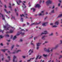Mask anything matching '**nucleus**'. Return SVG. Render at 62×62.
Returning a JSON list of instances; mask_svg holds the SVG:
<instances>
[{"instance_id":"obj_1","label":"nucleus","mask_w":62,"mask_h":62,"mask_svg":"<svg viewBox=\"0 0 62 62\" xmlns=\"http://www.w3.org/2000/svg\"><path fill=\"white\" fill-rule=\"evenodd\" d=\"M18 34H17L16 36H14V37L13 38V40H14L15 39H16L17 38L16 37V36H19L20 35V34H21L22 35H24V33H22V32H20L19 31L18 32Z\"/></svg>"},{"instance_id":"obj_2","label":"nucleus","mask_w":62,"mask_h":62,"mask_svg":"<svg viewBox=\"0 0 62 62\" xmlns=\"http://www.w3.org/2000/svg\"><path fill=\"white\" fill-rule=\"evenodd\" d=\"M3 27L4 28V29L5 30H9V28L10 27V26H9L8 25H7L6 26H4Z\"/></svg>"},{"instance_id":"obj_3","label":"nucleus","mask_w":62,"mask_h":62,"mask_svg":"<svg viewBox=\"0 0 62 62\" xmlns=\"http://www.w3.org/2000/svg\"><path fill=\"white\" fill-rule=\"evenodd\" d=\"M46 3L47 5V6H48V5H49V4H51L52 3V1L51 0H48L46 2Z\"/></svg>"},{"instance_id":"obj_4","label":"nucleus","mask_w":62,"mask_h":62,"mask_svg":"<svg viewBox=\"0 0 62 62\" xmlns=\"http://www.w3.org/2000/svg\"><path fill=\"white\" fill-rule=\"evenodd\" d=\"M16 57L15 55L14 56L13 59V62H17V59L16 58Z\"/></svg>"},{"instance_id":"obj_5","label":"nucleus","mask_w":62,"mask_h":62,"mask_svg":"<svg viewBox=\"0 0 62 62\" xmlns=\"http://www.w3.org/2000/svg\"><path fill=\"white\" fill-rule=\"evenodd\" d=\"M40 22H39V23H37V22H36V23H32L31 24V25H30V26H31V25H38V24H40Z\"/></svg>"},{"instance_id":"obj_6","label":"nucleus","mask_w":62,"mask_h":62,"mask_svg":"<svg viewBox=\"0 0 62 62\" xmlns=\"http://www.w3.org/2000/svg\"><path fill=\"white\" fill-rule=\"evenodd\" d=\"M44 33H42L41 34V36L43 34H48V32H47V31H45L44 32Z\"/></svg>"},{"instance_id":"obj_7","label":"nucleus","mask_w":62,"mask_h":62,"mask_svg":"<svg viewBox=\"0 0 62 62\" xmlns=\"http://www.w3.org/2000/svg\"><path fill=\"white\" fill-rule=\"evenodd\" d=\"M41 44V43H38L37 44V47L36 48V49L37 50H38V49H39V45L40 44Z\"/></svg>"},{"instance_id":"obj_8","label":"nucleus","mask_w":62,"mask_h":62,"mask_svg":"<svg viewBox=\"0 0 62 62\" xmlns=\"http://www.w3.org/2000/svg\"><path fill=\"white\" fill-rule=\"evenodd\" d=\"M40 7V6L38 4L36 5V6L35 7V8H39Z\"/></svg>"},{"instance_id":"obj_9","label":"nucleus","mask_w":62,"mask_h":62,"mask_svg":"<svg viewBox=\"0 0 62 62\" xmlns=\"http://www.w3.org/2000/svg\"><path fill=\"white\" fill-rule=\"evenodd\" d=\"M47 23H48V22H46L43 23L42 24V25H43V26H46V25H47Z\"/></svg>"},{"instance_id":"obj_10","label":"nucleus","mask_w":62,"mask_h":62,"mask_svg":"<svg viewBox=\"0 0 62 62\" xmlns=\"http://www.w3.org/2000/svg\"><path fill=\"white\" fill-rule=\"evenodd\" d=\"M0 15H1L2 16V17L3 18L2 19L5 21V16H3V15L1 13H0Z\"/></svg>"},{"instance_id":"obj_11","label":"nucleus","mask_w":62,"mask_h":62,"mask_svg":"<svg viewBox=\"0 0 62 62\" xmlns=\"http://www.w3.org/2000/svg\"><path fill=\"white\" fill-rule=\"evenodd\" d=\"M47 37V36H43L42 37V39H43V40H45V37Z\"/></svg>"},{"instance_id":"obj_12","label":"nucleus","mask_w":62,"mask_h":62,"mask_svg":"<svg viewBox=\"0 0 62 62\" xmlns=\"http://www.w3.org/2000/svg\"><path fill=\"white\" fill-rule=\"evenodd\" d=\"M4 10L5 11V12H6V13H8V14H9V13H10V11H9V12H8L6 10V9H4Z\"/></svg>"},{"instance_id":"obj_13","label":"nucleus","mask_w":62,"mask_h":62,"mask_svg":"<svg viewBox=\"0 0 62 62\" xmlns=\"http://www.w3.org/2000/svg\"><path fill=\"white\" fill-rule=\"evenodd\" d=\"M1 50L3 52H5V51L6 50H8V49H1Z\"/></svg>"},{"instance_id":"obj_14","label":"nucleus","mask_w":62,"mask_h":62,"mask_svg":"<svg viewBox=\"0 0 62 62\" xmlns=\"http://www.w3.org/2000/svg\"><path fill=\"white\" fill-rule=\"evenodd\" d=\"M59 23V22H58V21H56L55 23V24L56 25H58V24Z\"/></svg>"},{"instance_id":"obj_15","label":"nucleus","mask_w":62,"mask_h":62,"mask_svg":"<svg viewBox=\"0 0 62 62\" xmlns=\"http://www.w3.org/2000/svg\"><path fill=\"white\" fill-rule=\"evenodd\" d=\"M10 32V33H12L13 32V31L12 30H10V31H9Z\"/></svg>"},{"instance_id":"obj_16","label":"nucleus","mask_w":62,"mask_h":62,"mask_svg":"<svg viewBox=\"0 0 62 62\" xmlns=\"http://www.w3.org/2000/svg\"><path fill=\"white\" fill-rule=\"evenodd\" d=\"M31 10H32V9H33V11H35V10H36V9H34V8H31Z\"/></svg>"},{"instance_id":"obj_17","label":"nucleus","mask_w":62,"mask_h":62,"mask_svg":"<svg viewBox=\"0 0 62 62\" xmlns=\"http://www.w3.org/2000/svg\"><path fill=\"white\" fill-rule=\"evenodd\" d=\"M62 16V14H61L59 15L58 16L57 18H59V17H61Z\"/></svg>"},{"instance_id":"obj_18","label":"nucleus","mask_w":62,"mask_h":62,"mask_svg":"<svg viewBox=\"0 0 62 62\" xmlns=\"http://www.w3.org/2000/svg\"><path fill=\"white\" fill-rule=\"evenodd\" d=\"M46 52H47V53H49L50 52V50H49V49H48L46 51Z\"/></svg>"},{"instance_id":"obj_19","label":"nucleus","mask_w":62,"mask_h":62,"mask_svg":"<svg viewBox=\"0 0 62 62\" xmlns=\"http://www.w3.org/2000/svg\"><path fill=\"white\" fill-rule=\"evenodd\" d=\"M33 42V41H32L31 42V45H33V46H35V45H34V44H33V43H32V42Z\"/></svg>"},{"instance_id":"obj_20","label":"nucleus","mask_w":62,"mask_h":62,"mask_svg":"<svg viewBox=\"0 0 62 62\" xmlns=\"http://www.w3.org/2000/svg\"><path fill=\"white\" fill-rule=\"evenodd\" d=\"M39 55H38L36 56V60H37V59H38V58H39Z\"/></svg>"},{"instance_id":"obj_21","label":"nucleus","mask_w":62,"mask_h":62,"mask_svg":"<svg viewBox=\"0 0 62 62\" xmlns=\"http://www.w3.org/2000/svg\"><path fill=\"white\" fill-rule=\"evenodd\" d=\"M30 52H31V53H33V51L31 50V49H30V50L29 51V53Z\"/></svg>"},{"instance_id":"obj_22","label":"nucleus","mask_w":62,"mask_h":62,"mask_svg":"<svg viewBox=\"0 0 62 62\" xmlns=\"http://www.w3.org/2000/svg\"><path fill=\"white\" fill-rule=\"evenodd\" d=\"M20 16L21 17H22V16H23V17H25L24 16V15H23V14H22V15H20Z\"/></svg>"},{"instance_id":"obj_23","label":"nucleus","mask_w":62,"mask_h":62,"mask_svg":"<svg viewBox=\"0 0 62 62\" xmlns=\"http://www.w3.org/2000/svg\"><path fill=\"white\" fill-rule=\"evenodd\" d=\"M21 51L20 50H18L16 52V53H18V52H21Z\"/></svg>"},{"instance_id":"obj_24","label":"nucleus","mask_w":62,"mask_h":62,"mask_svg":"<svg viewBox=\"0 0 62 62\" xmlns=\"http://www.w3.org/2000/svg\"><path fill=\"white\" fill-rule=\"evenodd\" d=\"M43 56H44V57H46V56H47V55L46 54L45 55V54H43Z\"/></svg>"},{"instance_id":"obj_25","label":"nucleus","mask_w":62,"mask_h":62,"mask_svg":"<svg viewBox=\"0 0 62 62\" xmlns=\"http://www.w3.org/2000/svg\"><path fill=\"white\" fill-rule=\"evenodd\" d=\"M31 58L29 60H27V62H30V61H31Z\"/></svg>"},{"instance_id":"obj_26","label":"nucleus","mask_w":62,"mask_h":62,"mask_svg":"<svg viewBox=\"0 0 62 62\" xmlns=\"http://www.w3.org/2000/svg\"><path fill=\"white\" fill-rule=\"evenodd\" d=\"M57 27V26L55 25H54V26H53V27H52L53 28H54V27L55 28V27Z\"/></svg>"},{"instance_id":"obj_27","label":"nucleus","mask_w":62,"mask_h":62,"mask_svg":"<svg viewBox=\"0 0 62 62\" xmlns=\"http://www.w3.org/2000/svg\"><path fill=\"white\" fill-rule=\"evenodd\" d=\"M4 30H2L1 29H0V32H2V33H3V32H4Z\"/></svg>"},{"instance_id":"obj_28","label":"nucleus","mask_w":62,"mask_h":62,"mask_svg":"<svg viewBox=\"0 0 62 62\" xmlns=\"http://www.w3.org/2000/svg\"><path fill=\"white\" fill-rule=\"evenodd\" d=\"M8 58L9 59V61H10V57H9V56H8Z\"/></svg>"},{"instance_id":"obj_29","label":"nucleus","mask_w":62,"mask_h":62,"mask_svg":"<svg viewBox=\"0 0 62 62\" xmlns=\"http://www.w3.org/2000/svg\"><path fill=\"white\" fill-rule=\"evenodd\" d=\"M62 58V56L60 55L59 57V59H60V58Z\"/></svg>"},{"instance_id":"obj_30","label":"nucleus","mask_w":62,"mask_h":62,"mask_svg":"<svg viewBox=\"0 0 62 62\" xmlns=\"http://www.w3.org/2000/svg\"><path fill=\"white\" fill-rule=\"evenodd\" d=\"M51 13H54V10H53L51 12Z\"/></svg>"},{"instance_id":"obj_31","label":"nucleus","mask_w":62,"mask_h":62,"mask_svg":"<svg viewBox=\"0 0 62 62\" xmlns=\"http://www.w3.org/2000/svg\"><path fill=\"white\" fill-rule=\"evenodd\" d=\"M9 33H10L9 31H7L6 32V34H9Z\"/></svg>"},{"instance_id":"obj_32","label":"nucleus","mask_w":62,"mask_h":62,"mask_svg":"<svg viewBox=\"0 0 62 62\" xmlns=\"http://www.w3.org/2000/svg\"><path fill=\"white\" fill-rule=\"evenodd\" d=\"M52 52H53V49H51L50 51V53H52Z\"/></svg>"},{"instance_id":"obj_33","label":"nucleus","mask_w":62,"mask_h":62,"mask_svg":"<svg viewBox=\"0 0 62 62\" xmlns=\"http://www.w3.org/2000/svg\"><path fill=\"white\" fill-rule=\"evenodd\" d=\"M58 45H57L55 47V48H57V47H58Z\"/></svg>"},{"instance_id":"obj_34","label":"nucleus","mask_w":62,"mask_h":62,"mask_svg":"<svg viewBox=\"0 0 62 62\" xmlns=\"http://www.w3.org/2000/svg\"><path fill=\"white\" fill-rule=\"evenodd\" d=\"M21 20H22V22H23V18L21 17Z\"/></svg>"},{"instance_id":"obj_35","label":"nucleus","mask_w":62,"mask_h":62,"mask_svg":"<svg viewBox=\"0 0 62 62\" xmlns=\"http://www.w3.org/2000/svg\"><path fill=\"white\" fill-rule=\"evenodd\" d=\"M24 15H25V16H27V14L25 13H24Z\"/></svg>"},{"instance_id":"obj_36","label":"nucleus","mask_w":62,"mask_h":62,"mask_svg":"<svg viewBox=\"0 0 62 62\" xmlns=\"http://www.w3.org/2000/svg\"><path fill=\"white\" fill-rule=\"evenodd\" d=\"M44 50L45 51H46H46H47V49H46V48H44Z\"/></svg>"},{"instance_id":"obj_37","label":"nucleus","mask_w":62,"mask_h":62,"mask_svg":"<svg viewBox=\"0 0 62 62\" xmlns=\"http://www.w3.org/2000/svg\"><path fill=\"white\" fill-rule=\"evenodd\" d=\"M12 18H13V19H14V20H15V17H12V18H11V19H12Z\"/></svg>"},{"instance_id":"obj_38","label":"nucleus","mask_w":62,"mask_h":62,"mask_svg":"<svg viewBox=\"0 0 62 62\" xmlns=\"http://www.w3.org/2000/svg\"><path fill=\"white\" fill-rule=\"evenodd\" d=\"M53 35V34L52 33L51 34H49V36H52Z\"/></svg>"},{"instance_id":"obj_39","label":"nucleus","mask_w":62,"mask_h":62,"mask_svg":"<svg viewBox=\"0 0 62 62\" xmlns=\"http://www.w3.org/2000/svg\"><path fill=\"white\" fill-rule=\"evenodd\" d=\"M47 42H45V43L43 44V45H44V44H45V43H47Z\"/></svg>"},{"instance_id":"obj_40","label":"nucleus","mask_w":62,"mask_h":62,"mask_svg":"<svg viewBox=\"0 0 62 62\" xmlns=\"http://www.w3.org/2000/svg\"><path fill=\"white\" fill-rule=\"evenodd\" d=\"M37 37H35L34 38V39L35 40L36 39H37Z\"/></svg>"},{"instance_id":"obj_41","label":"nucleus","mask_w":62,"mask_h":62,"mask_svg":"<svg viewBox=\"0 0 62 62\" xmlns=\"http://www.w3.org/2000/svg\"><path fill=\"white\" fill-rule=\"evenodd\" d=\"M56 36H58V33H57V32H56Z\"/></svg>"},{"instance_id":"obj_42","label":"nucleus","mask_w":62,"mask_h":62,"mask_svg":"<svg viewBox=\"0 0 62 62\" xmlns=\"http://www.w3.org/2000/svg\"><path fill=\"white\" fill-rule=\"evenodd\" d=\"M13 47H14V45H13V46H12V49H11V50H12V49H13Z\"/></svg>"},{"instance_id":"obj_43","label":"nucleus","mask_w":62,"mask_h":62,"mask_svg":"<svg viewBox=\"0 0 62 62\" xmlns=\"http://www.w3.org/2000/svg\"><path fill=\"white\" fill-rule=\"evenodd\" d=\"M16 3L17 4H18V5H20V4L19 3H18V2L17 1H16Z\"/></svg>"},{"instance_id":"obj_44","label":"nucleus","mask_w":62,"mask_h":62,"mask_svg":"<svg viewBox=\"0 0 62 62\" xmlns=\"http://www.w3.org/2000/svg\"><path fill=\"white\" fill-rule=\"evenodd\" d=\"M0 38H3V37L1 35H0Z\"/></svg>"},{"instance_id":"obj_45","label":"nucleus","mask_w":62,"mask_h":62,"mask_svg":"<svg viewBox=\"0 0 62 62\" xmlns=\"http://www.w3.org/2000/svg\"><path fill=\"white\" fill-rule=\"evenodd\" d=\"M6 36H7V37H9V35H8V34H7L6 35Z\"/></svg>"},{"instance_id":"obj_46","label":"nucleus","mask_w":62,"mask_h":62,"mask_svg":"<svg viewBox=\"0 0 62 62\" xmlns=\"http://www.w3.org/2000/svg\"><path fill=\"white\" fill-rule=\"evenodd\" d=\"M0 45H1V46H3V44L2 43H1L0 44Z\"/></svg>"},{"instance_id":"obj_47","label":"nucleus","mask_w":62,"mask_h":62,"mask_svg":"<svg viewBox=\"0 0 62 62\" xmlns=\"http://www.w3.org/2000/svg\"><path fill=\"white\" fill-rule=\"evenodd\" d=\"M22 57L24 58H25V56H22Z\"/></svg>"},{"instance_id":"obj_48","label":"nucleus","mask_w":62,"mask_h":62,"mask_svg":"<svg viewBox=\"0 0 62 62\" xmlns=\"http://www.w3.org/2000/svg\"><path fill=\"white\" fill-rule=\"evenodd\" d=\"M50 25H53V23H51L50 24Z\"/></svg>"},{"instance_id":"obj_49","label":"nucleus","mask_w":62,"mask_h":62,"mask_svg":"<svg viewBox=\"0 0 62 62\" xmlns=\"http://www.w3.org/2000/svg\"><path fill=\"white\" fill-rule=\"evenodd\" d=\"M42 15V14H41V13H40L39 14V16H40V15Z\"/></svg>"},{"instance_id":"obj_50","label":"nucleus","mask_w":62,"mask_h":62,"mask_svg":"<svg viewBox=\"0 0 62 62\" xmlns=\"http://www.w3.org/2000/svg\"><path fill=\"white\" fill-rule=\"evenodd\" d=\"M19 3H21V2L22 3V1H21L20 0H19Z\"/></svg>"},{"instance_id":"obj_51","label":"nucleus","mask_w":62,"mask_h":62,"mask_svg":"<svg viewBox=\"0 0 62 62\" xmlns=\"http://www.w3.org/2000/svg\"><path fill=\"white\" fill-rule=\"evenodd\" d=\"M42 56H40V57H39V59H40V58H41V57Z\"/></svg>"},{"instance_id":"obj_52","label":"nucleus","mask_w":62,"mask_h":62,"mask_svg":"<svg viewBox=\"0 0 62 62\" xmlns=\"http://www.w3.org/2000/svg\"><path fill=\"white\" fill-rule=\"evenodd\" d=\"M27 25H28L29 24V23L28 22H27Z\"/></svg>"},{"instance_id":"obj_53","label":"nucleus","mask_w":62,"mask_h":62,"mask_svg":"<svg viewBox=\"0 0 62 62\" xmlns=\"http://www.w3.org/2000/svg\"><path fill=\"white\" fill-rule=\"evenodd\" d=\"M32 38H33V36H31V37H30L29 38V39H31Z\"/></svg>"},{"instance_id":"obj_54","label":"nucleus","mask_w":62,"mask_h":62,"mask_svg":"<svg viewBox=\"0 0 62 62\" xmlns=\"http://www.w3.org/2000/svg\"><path fill=\"white\" fill-rule=\"evenodd\" d=\"M25 24H23V26H25Z\"/></svg>"},{"instance_id":"obj_55","label":"nucleus","mask_w":62,"mask_h":62,"mask_svg":"<svg viewBox=\"0 0 62 62\" xmlns=\"http://www.w3.org/2000/svg\"><path fill=\"white\" fill-rule=\"evenodd\" d=\"M9 8H11V5H10V6H9Z\"/></svg>"},{"instance_id":"obj_56","label":"nucleus","mask_w":62,"mask_h":62,"mask_svg":"<svg viewBox=\"0 0 62 62\" xmlns=\"http://www.w3.org/2000/svg\"><path fill=\"white\" fill-rule=\"evenodd\" d=\"M15 12H16V11H17V10H16V9H15Z\"/></svg>"},{"instance_id":"obj_57","label":"nucleus","mask_w":62,"mask_h":62,"mask_svg":"<svg viewBox=\"0 0 62 62\" xmlns=\"http://www.w3.org/2000/svg\"><path fill=\"white\" fill-rule=\"evenodd\" d=\"M4 7L5 8H7V7L6 6V5H4Z\"/></svg>"},{"instance_id":"obj_58","label":"nucleus","mask_w":62,"mask_h":62,"mask_svg":"<svg viewBox=\"0 0 62 62\" xmlns=\"http://www.w3.org/2000/svg\"><path fill=\"white\" fill-rule=\"evenodd\" d=\"M61 44H62V41L60 40V41Z\"/></svg>"},{"instance_id":"obj_59","label":"nucleus","mask_w":62,"mask_h":62,"mask_svg":"<svg viewBox=\"0 0 62 62\" xmlns=\"http://www.w3.org/2000/svg\"><path fill=\"white\" fill-rule=\"evenodd\" d=\"M60 3H59L58 4V6H60Z\"/></svg>"},{"instance_id":"obj_60","label":"nucleus","mask_w":62,"mask_h":62,"mask_svg":"<svg viewBox=\"0 0 62 62\" xmlns=\"http://www.w3.org/2000/svg\"><path fill=\"white\" fill-rule=\"evenodd\" d=\"M16 15H17V16H18V13H16Z\"/></svg>"},{"instance_id":"obj_61","label":"nucleus","mask_w":62,"mask_h":62,"mask_svg":"<svg viewBox=\"0 0 62 62\" xmlns=\"http://www.w3.org/2000/svg\"><path fill=\"white\" fill-rule=\"evenodd\" d=\"M42 2V1H41L40 0V2H39L40 3V4Z\"/></svg>"},{"instance_id":"obj_62","label":"nucleus","mask_w":62,"mask_h":62,"mask_svg":"<svg viewBox=\"0 0 62 62\" xmlns=\"http://www.w3.org/2000/svg\"><path fill=\"white\" fill-rule=\"evenodd\" d=\"M20 40V41H23V40L22 39H21Z\"/></svg>"},{"instance_id":"obj_63","label":"nucleus","mask_w":62,"mask_h":62,"mask_svg":"<svg viewBox=\"0 0 62 62\" xmlns=\"http://www.w3.org/2000/svg\"><path fill=\"white\" fill-rule=\"evenodd\" d=\"M19 45H18L17 44L16 45V47H19Z\"/></svg>"},{"instance_id":"obj_64","label":"nucleus","mask_w":62,"mask_h":62,"mask_svg":"<svg viewBox=\"0 0 62 62\" xmlns=\"http://www.w3.org/2000/svg\"><path fill=\"white\" fill-rule=\"evenodd\" d=\"M23 6H25V4H24V3H23Z\"/></svg>"}]
</instances>
